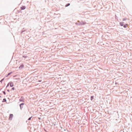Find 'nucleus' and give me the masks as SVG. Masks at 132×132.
<instances>
[{
	"label": "nucleus",
	"mask_w": 132,
	"mask_h": 132,
	"mask_svg": "<svg viewBox=\"0 0 132 132\" xmlns=\"http://www.w3.org/2000/svg\"><path fill=\"white\" fill-rule=\"evenodd\" d=\"M42 80H39L38 81L39 82H40L42 81Z\"/></svg>",
	"instance_id": "26"
},
{
	"label": "nucleus",
	"mask_w": 132,
	"mask_h": 132,
	"mask_svg": "<svg viewBox=\"0 0 132 132\" xmlns=\"http://www.w3.org/2000/svg\"><path fill=\"white\" fill-rule=\"evenodd\" d=\"M7 91L8 92H10V90H9V89H7Z\"/></svg>",
	"instance_id": "25"
},
{
	"label": "nucleus",
	"mask_w": 132,
	"mask_h": 132,
	"mask_svg": "<svg viewBox=\"0 0 132 132\" xmlns=\"http://www.w3.org/2000/svg\"><path fill=\"white\" fill-rule=\"evenodd\" d=\"M26 30L25 29H24V28H23L22 30L21 31V34H22L23 33V34H24V33L23 32L25 31Z\"/></svg>",
	"instance_id": "8"
},
{
	"label": "nucleus",
	"mask_w": 132,
	"mask_h": 132,
	"mask_svg": "<svg viewBox=\"0 0 132 132\" xmlns=\"http://www.w3.org/2000/svg\"><path fill=\"white\" fill-rule=\"evenodd\" d=\"M9 83L7 84V86H6V88H7V87H8L9 86Z\"/></svg>",
	"instance_id": "21"
},
{
	"label": "nucleus",
	"mask_w": 132,
	"mask_h": 132,
	"mask_svg": "<svg viewBox=\"0 0 132 132\" xmlns=\"http://www.w3.org/2000/svg\"><path fill=\"white\" fill-rule=\"evenodd\" d=\"M0 97H1V96L0 95Z\"/></svg>",
	"instance_id": "29"
},
{
	"label": "nucleus",
	"mask_w": 132,
	"mask_h": 132,
	"mask_svg": "<svg viewBox=\"0 0 132 132\" xmlns=\"http://www.w3.org/2000/svg\"><path fill=\"white\" fill-rule=\"evenodd\" d=\"M2 89V88H1L0 89H1V90Z\"/></svg>",
	"instance_id": "28"
},
{
	"label": "nucleus",
	"mask_w": 132,
	"mask_h": 132,
	"mask_svg": "<svg viewBox=\"0 0 132 132\" xmlns=\"http://www.w3.org/2000/svg\"><path fill=\"white\" fill-rule=\"evenodd\" d=\"M26 7L24 6H22L21 7V9L22 10H23L26 9Z\"/></svg>",
	"instance_id": "7"
},
{
	"label": "nucleus",
	"mask_w": 132,
	"mask_h": 132,
	"mask_svg": "<svg viewBox=\"0 0 132 132\" xmlns=\"http://www.w3.org/2000/svg\"><path fill=\"white\" fill-rule=\"evenodd\" d=\"M128 25L127 24H125V25H124L123 26V27L124 28H126L127 27V26H128Z\"/></svg>",
	"instance_id": "11"
},
{
	"label": "nucleus",
	"mask_w": 132,
	"mask_h": 132,
	"mask_svg": "<svg viewBox=\"0 0 132 132\" xmlns=\"http://www.w3.org/2000/svg\"><path fill=\"white\" fill-rule=\"evenodd\" d=\"M24 67V65L23 64H22V65L20 66L19 67V69H22Z\"/></svg>",
	"instance_id": "10"
},
{
	"label": "nucleus",
	"mask_w": 132,
	"mask_h": 132,
	"mask_svg": "<svg viewBox=\"0 0 132 132\" xmlns=\"http://www.w3.org/2000/svg\"><path fill=\"white\" fill-rule=\"evenodd\" d=\"M25 104L24 103H22L21 104H20V109L21 110H22V109L23 108V105H24Z\"/></svg>",
	"instance_id": "2"
},
{
	"label": "nucleus",
	"mask_w": 132,
	"mask_h": 132,
	"mask_svg": "<svg viewBox=\"0 0 132 132\" xmlns=\"http://www.w3.org/2000/svg\"><path fill=\"white\" fill-rule=\"evenodd\" d=\"M1 91V89H0V91Z\"/></svg>",
	"instance_id": "30"
},
{
	"label": "nucleus",
	"mask_w": 132,
	"mask_h": 132,
	"mask_svg": "<svg viewBox=\"0 0 132 132\" xmlns=\"http://www.w3.org/2000/svg\"><path fill=\"white\" fill-rule=\"evenodd\" d=\"M76 24L77 25L80 26V22L79 21H78L76 23Z\"/></svg>",
	"instance_id": "9"
},
{
	"label": "nucleus",
	"mask_w": 132,
	"mask_h": 132,
	"mask_svg": "<svg viewBox=\"0 0 132 132\" xmlns=\"http://www.w3.org/2000/svg\"><path fill=\"white\" fill-rule=\"evenodd\" d=\"M6 101V98H4L2 102H5Z\"/></svg>",
	"instance_id": "13"
},
{
	"label": "nucleus",
	"mask_w": 132,
	"mask_h": 132,
	"mask_svg": "<svg viewBox=\"0 0 132 132\" xmlns=\"http://www.w3.org/2000/svg\"><path fill=\"white\" fill-rule=\"evenodd\" d=\"M22 57H24V58H27L28 57V56H25V55H23L22 56Z\"/></svg>",
	"instance_id": "18"
},
{
	"label": "nucleus",
	"mask_w": 132,
	"mask_h": 132,
	"mask_svg": "<svg viewBox=\"0 0 132 132\" xmlns=\"http://www.w3.org/2000/svg\"><path fill=\"white\" fill-rule=\"evenodd\" d=\"M13 117V115L12 114H10L9 116V120H12V118Z\"/></svg>",
	"instance_id": "4"
},
{
	"label": "nucleus",
	"mask_w": 132,
	"mask_h": 132,
	"mask_svg": "<svg viewBox=\"0 0 132 132\" xmlns=\"http://www.w3.org/2000/svg\"><path fill=\"white\" fill-rule=\"evenodd\" d=\"M115 18L116 19H118V17L116 15H115Z\"/></svg>",
	"instance_id": "22"
},
{
	"label": "nucleus",
	"mask_w": 132,
	"mask_h": 132,
	"mask_svg": "<svg viewBox=\"0 0 132 132\" xmlns=\"http://www.w3.org/2000/svg\"><path fill=\"white\" fill-rule=\"evenodd\" d=\"M9 83L11 87H12L14 85L12 82H10Z\"/></svg>",
	"instance_id": "5"
},
{
	"label": "nucleus",
	"mask_w": 132,
	"mask_h": 132,
	"mask_svg": "<svg viewBox=\"0 0 132 132\" xmlns=\"http://www.w3.org/2000/svg\"><path fill=\"white\" fill-rule=\"evenodd\" d=\"M12 73V72H11L9 73L6 77H8V76H9L10 74H11Z\"/></svg>",
	"instance_id": "12"
},
{
	"label": "nucleus",
	"mask_w": 132,
	"mask_h": 132,
	"mask_svg": "<svg viewBox=\"0 0 132 132\" xmlns=\"http://www.w3.org/2000/svg\"><path fill=\"white\" fill-rule=\"evenodd\" d=\"M44 129V130H45V131H46H46V130L45 129Z\"/></svg>",
	"instance_id": "27"
},
{
	"label": "nucleus",
	"mask_w": 132,
	"mask_h": 132,
	"mask_svg": "<svg viewBox=\"0 0 132 132\" xmlns=\"http://www.w3.org/2000/svg\"><path fill=\"white\" fill-rule=\"evenodd\" d=\"M4 78L2 79L0 81V82H1V83H2V82L4 80Z\"/></svg>",
	"instance_id": "16"
},
{
	"label": "nucleus",
	"mask_w": 132,
	"mask_h": 132,
	"mask_svg": "<svg viewBox=\"0 0 132 132\" xmlns=\"http://www.w3.org/2000/svg\"><path fill=\"white\" fill-rule=\"evenodd\" d=\"M2 92L5 95H6V93L5 91H3Z\"/></svg>",
	"instance_id": "19"
},
{
	"label": "nucleus",
	"mask_w": 132,
	"mask_h": 132,
	"mask_svg": "<svg viewBox=\"0 0 132 132\" xmlns=\"http://www.w3.org/2000/svg\"><path fill=\"white\" fill-rule=\"evenodd\" d=\"M124 23L123 22H121L119 23L120 25L121 26H123L124 25Z\"/></svg>",
	"instance_id": "6"
},
{
	"label": "nucleus",
	"mask_w": 132,
	"mask_h": 132,
	"mask_svg": "<svg viewBox=\"0 0 132 132\" xmlns=\"http://www.w3.org/2000/svg\"><path fill=\"white\" fill-rule=\"evenodd\" d=\"M70 3H67L65 5V6L66 7H67L69 6L70 5Z\"/></svg>",
	"instance_id": "14"
},
{
	"label": "nucleus",
	"mask_w": 132,
	"mask_h": 132,
	"mask_svg": "<svg viewBox=\"0 0 132 132\" xmlns=\"http://www.w3.org/2000/svg\"><path fill=\"white\" fill-rule=\"evenodd\" d=\"M94 99V96H91L90 97V100L91 101H92Z\"/></svg>",
	"instance_id": "15"
},
{
	"label": "nucleus",
	"mask_w": 132,
	"mask_h": 132,
	"mask_svg": "<svg viewBox=\"0 0 132 132\" xmlns=\"http://www.w3.org/2000/svg\"><path fill=\"white\" fill-rule=\"evenodd\" d=\"M86 23V22L85 21H81L80 22V26L84 25Z\"/></svg>",
	"instance_id": "3"
},
{
	"label": "nucleus",
	"mask_w": 132,
	"mask_h": 132,
	"mask_svg": "<svg viewBox=\"0 0 132 132\" xmlns=\"http://www.w3.org/2000/svg\"><path fill=\"white\" fill-rule=\"evenodd\" d=\"M115 84L116 85H119V84L118 83H117V82H115Z\"/></svg>",
	"instance_id": "23"
},
{
	"label": "nucleus",
	"mask_w": 132,
	"mask_h": 132,
	"mask_svg": "<svg viewBox=\"0 0 132 132\" xmlns=\"http://www.w3.org/2000/svg\"><path fill=\"white\" fill-rule=\"evenodd\" d=\"M14 89H15V88L14 87H13L12 88V90H14Z\"/></svg>",
	"instance_id": "24"
},
{
	"label": "nucleus",
	"mask_w": 132,
	"mask_h": 132,
	"mask_svg": "<svg viewBox=\"0 0 132 132\" xmlns=\"http://www.w3.org/2000/svg\"><path fill=\"white\" fill-rule=\"evenodd\" d=\"M24 97L23 96H21V98L19 99V101L21 102H24Z\"/></svg>",
	"instance_id": "1"
},
{
	"label": "nucleus",
	"mask_w": 132,
	"mask_h": 132,
	"mask_svg": "<svg viewBox=\"0 0 132 132\" xmlns=\"http://www.w3.org/2000/svg\"><path fill=\"white\" fill-rule=\"evenodd\" d=\"M127 18H123V19H122V20L123 21H124L126 20L127 19Z\"/></svg>",
	"instance_id": "17"
},
{
	"label": "nucleus",
	"mask_w": 132,
	"mask_h": 132,
	"mask_svg": "<svg viewBox=\"0 0 132 132\" xmlns=\"http://www.w3.org/2000/svg\"><path fill=\"white\" fill-rule=\"evenodd\" d=\"M29 117V118L28 119V120H31V117Z\"/></svg>",
	"instance_id": "20"
}]
</instances>
